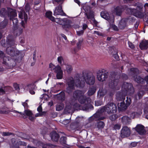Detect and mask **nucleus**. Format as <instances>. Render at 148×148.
<instances>
[{"label":"nucleus","instance_id":"f257e3e1","mask_svg":"<svg viewBox=\"0 0 148 148\" xmlns=\"http://www.w3.org/2000/svg\"><path fill=\"white\" fill-rule=\"evenodd\" d=\"M84 79L86 83L89 85H92L95 82V78L93 74L91 72L84 71L83 73V75H77L74 78L72 77H68L66 80L68 86L66 88V92L69 94L75 89V87L83 88L85 84Z\"/></svg>","mask_w":148,"mask_h":148},{"label":"nucleus","instance_id":"f03ea898","mask_svg":"<svg viewBox=\"0 0 148 148\" xmlns=\"http://www.w3.org/2000/svg\"><path fill=\"white\" fill-rule=\"evenodd\" d=\"M15 42L14 40L12 38V36L9 35L7 37L6 41V46L7 47L6 52L8 55L12 57H15L17 59H18L21 56L23 58V55H21V53L19 51L14 48Z\"/></svg>","mask_w":148,"mask_h":148},{"label":"nucleus","instance_id":"7ed1b4c3","mask_svg":"<svg viewBox=\"0 0 148 148\" xmlns=\"http://www.w3.org/2000/svg\"><path fill=\"white\" fill-rule=\"evenodd\" d=\"M144 11H143V5L141 4H138L137 6V9L139 11L135 8L126 7L125 9L127 13L129 14H133L136 17L141 18L146 14L147 11L148 7V3H145L144 5Z\"/></svg>","mask_w":148,"mask_h":148},{"label":"nucleus","instance_id":"20e7f679","mask_svg":"<svg viewBox=\"0 0 148 148\" xmlns=\"http://www.w3.org/2000/svg\"><path fill=\"white\" fill-rule=\"evenodd\" d=\"M122 92L117 93L116 99L119 101L123 100L125 99V96L128 94L131 95L132 94L134 90L131 84H128L124 82L122 86Z\"/></svg>","mask_w":148,"mask_h":148},{"label":"nucleus","instance_id":"39448f33","mask_svg":"<svg viewBox=\"0 0 148 148\" xmlns=\"http://www.w3.org/2000/svg\"><path fill=\"white\" fill-rule=\"evenodd\" d=\"M85 92L86 91L80 90L75 91L73 93V97L75 100L78 99L80 103L85 104V107L87 108V105L91 102V100L90 97H87L84 95Z\"/></svg>","mask_w":148,"mask_h":148},{"label":"nucleus","instance_id":"423d86ee","mask_svg":"<svg viewBox=\"0 0 148 148\" xmlns=\"http://www.w3.org/2000/svg\"><path fill=\"white\" fill-rule=\"evenodd\" d=\"M117 107L115 104L113 103H108L107 105L99 109L98 112L96 113L97 115V118L100 120L103 119L105 117H99L101 113L104 112H107L108 114L114 113L116 110Z\"/></svg>","mask_w":148,"mask_h":148},{"label":"nucleus","instance_id":"0eeeda50","mask_svg":"<svg viewBox=\"0 0 148 148\" xmlns=\"http://www.w3.org/2000/svg\"><path fill=\"white\" fill-rule=\"evenodd\" d=\"M18 58V59L16 58L13 59L9 57L5 56L2 59V63L10 67H13L15 66L16 62H19L21 61L22 59V56Z\"/></svg>","mask_w":148,"mask_h":148},{"label":"nucleus","instance_id":"6e6552de","mask_svg":"<svg viewBox=\"0 0 148 148\" xmlns=\"http://www.w3.org/2000/svg\"><path fill=\"white\" fill-rule=\"evenodd\" d=\"M139 73V71L138 69L132 68L130 70L129 74L133 77L135 81L138 83L143 84L144 83V80L141 77L137 75Z\"/></svg>","mask_w":148,"mask_h":148},{"label":"nucleus","instance_id":"1a4fd4ad","mask_svg":"<svg viewBox=\"0 0 148 148\" xmlns=\"http://www.w3.org/2000/svg\"><path fill=\"white\" fill-rule=\"evenodd\" d=\"M108 73L104 70H100L98 71L97 73V78L98 80L103 82L108 77Z\"/></svg>","mask_w":148,"mask_h":148},{"label":"nucleus","instance_id":"9d476101","mask_svg":"<svg viewBox=\"0 0 148 148\" xmlns=\"http://www.w3.org/2000/svg\"><path fill=\"white\" fill-rule=\"evenodd\" d=\"M101 16L107 20L110 24L113 23L114 22V18L112 16H110L108 13L102 11L101 13Z\"/></svg>","mask_w":148,"mask_h":148},{"label":"nucleus","instance_id":"9b49d317","mask_svg":"<svg viewBox=\"0 0 148 148\" xmlns=\"http://www.w3.org/2000/svg\"><path fill=\"white\" fill-rule=\"evenodd\" d=\"M131 134L130 130L127 126H124L121 131V136L122 138H125L129 136Z\"/></svg>","mask_w":148,"mask_h":148},{"label":"nucleus","instance_id":"f8f14e48","mask_svg":"<svg viewBox=\"0 0 148 148\" xmlns=\"http://www.w3.org/2000/svg\"><path fill=\"white\" fill-rule=\"evenodd\" d=\"M84 8L86 12L85 14L86 15L88 19L94 18V12L90 10V8L89 6H84Z\"/></svg>","mask_w":148,"mask_h":148},{"label":"nucleus","instance_id":"ddd939ff","mask_svg":"<svg viewBox=\"0 0 148 148\" xmlns=\"http://www.w3.org/2000/svg\"><path fill=\"white\" fill-rule=\"evenodd\" d=\"M54 72L56 73V76L58 79H61L62 78L63 72L61 68L59 65L56 66Z\"/></svg>","mask_w":148,"mask_h":148},{"label":"nucleus","instance_id":"4468645a","mask_svg":"<svg viewBox=\"0 0 148 148\" xmlns=\"http://www.w3.org/2000/svg\"><path fill=\"white\" fill-rule=\"evenodd\" d=\"M119 80L116 79L108 83V86L110 88L118 90L119 87Z\"/></svg>","mask_w":148,"mask_h":148},{"label":"nucleus","instance_id":"2eb2a0df","mask_svg":"<svg viewBox=\"0 0 148 148\" xmlns=\"http://www.w3.org/2000/svg\"><path fill=\"white\" fill-rule=\"evenodd\" d=\"M59 24L64 25L68 28L71 27V23H70V21L66 18H64L62 19L60 18Z\"/></svg>","mask_w":148,"mask_h":148},{"label":"nucleus","instance_id":"dca6fc26","mask_svg":"<svg viewBox=\"0 0 148 148\" xmlns=\"http://www.w3.org/2000/svg\"><path fill=\"white\" fill-rule=\"evenodd\" d=\"M8 12L7 16L10 17V20L17 16V14L15 10L10 8H8Z\"/></svg>","mask_w":148,"mask_h":148},{"label":"nucleus","instance_id":"f3484780","mask_svg":"<svg viewBox=\"0 0 148 148\" xmlns=\"http://www.w3.org/2000/svg\"><path fill=\"white\" fill-rule=\"evenodd\" d=\"M54 15L56 16L57 15H60L61 16H65V14L64 13L62 10V7L61 5H59V6L56 7L55 10L54 12Z\"/></svg>","mask_w":148,"mask_h":148},{"label":"nucleus","instance_id":"a211bd4d","mask_svg":"<svg viewBox=\"0 0 148 148\" xmlns=\"http://www.w3.org/2000/svg\"><path fill=\"white\" fill-rule=\"evenodd\" d=\"M128 20L127 18H123L119 22V27L121 29H123L127 25V22Z\"/></svg>","mask_w":148,"mask_h":148},{"label":"nucleus","instance_id":"6ab92c4d","mask_svg":"<svg viewBox=\"0 0 148 148\" xmlns=\"http://www.w3.org/2000/svg\"><path fill=\"white\" fill-rule=\"evenodd\" d=\"M71 103L74 110H85L87 109V108H83L78 103L73 102Z\"/></svg>","mask_w":148,"mask_h":148},{"label":"nucleus","instance_id":"aec40b11","mask_svg":"<svg viewBox=\"0 0 148 148\" xmlns=\"http://www.w3.org/2000/svg\"><path fill=\"white\" fill-rule=\"evenodd\" d=\"M74 110L73 107L71 103L68 104H66L64 112L65 113H69L73 112Z\"/></svg>","mask_w":148,"mask_h":148},{"label":"nucleus","instance_id":"412c9836","mask_svg":"<svg viewBox=\"0 0 148 148\" xmlns=\"http://www.w3.org/2000/svg\"><path fill=\"white\" fill-rule=\"evenodd\" d=\"M136 130L140 135H143L145 134V131L144 126L142 125H138L136 127Z\"/></svg>","mask_w":148,"mask_h":148},{"label":"nucleus","instance_id":"4be33fe9","mask_svg":"<svg viewBox=\"0 0 148 148\" xmlns=\"http://www.w3.org/2000/svg\"><path fill=\"white\" fill-rule=\"evenodd\" d=\"M121 121L123 124L128 125L131 122V119L130 118L127 116H124L121 118Z\"/></svg>","mask_w":148,"mask_h":148},{"label":"nucleus","instance_id":"5701e85b","mask_svg":"<svg viewBox=\"0 0 148 148\" xmlns=\"http://www.w3.org/2000/svg\"><path fill=\"white\" fill-rule=\"evenodd\" d=\"M50 136L52 140L55 141H58L59 137V135L55 132L51 133Z\"/></svg>","mask_w":148,"mask_h":148},{"label":"nucleus","instance_id":"b1692460","mask_svg":"<svg viewBox=\"0 0 148 148\" xmlns=\"http://www.w3.org/2000/svg\"><path fill=\"white\" fill-rule=\"evenodd\" d=\"M22 29L20 27H15L14 28V34L16 36H19L22 32Z\"/></svg>","mask_w":148,"mask_h":148},{"label":"nucleus","instance_id":"393cba45","mask_svg":"<svg viewBox=\"0 0 148 148\" xmlns=\"http://www.w3.org/2000/svg\"><path fill=\"white\" fill-rule=\"evenodd\" d=\"M118 109L119 111H121L126 110L128 107L124 102L119 103L118 104Z\"/></svg>","mask_w":148,"mask_h":148},{"label":"nucleus","instance_id":"a878e982","mask_svg":"<svg viewBox=\"0 0 148 148\" xmlns=\"http://www.w3.org/2000/svg\"><path fill=\"white\" fill-rule=\"evenodd\" d=\"M139 46L141 49H147L148 47V41L145 40L143 41L140 43Z\"/></svg>","mask_w":148,"mask_h":148},{"label":"nucleus","instance_id":"bb28decb","mask_svg":"<svg viewBox=\"0 0 148 148\" xmlns=\"http://www.w3.org/2000/svg\"><path fill=\"white\" fill-rule=\"evenodd\" d=\"M18 16L21 19H22L24 18L25 21V22H26L27 19V15L25 13V12H19L18 14Z\"/></svg>","mask_w":148,"mask_h":148},{"label":"nucleus","instance_id":"cd10ccee","mask_svg":"<svg viewBox=\"0 0 148 148\" xmlns=\"http://www.w3.org/2000/svg\"><path fill=\"white\" fill-rule=\"evenodd\" d=\"M122 11V7L118 6L114 8V12L116 13V15L120 16Z\"/></svg>","mask_w":148,"mask_h":148},{"label":"nucleus","instance_id":"c85d7f7f","mask_svg":"<svg viewBox=\"0 0 148 148\" xmlns=\"http://www.w3.org/2000/svg\"><path fill=\"white\" fill-rule=\"evenodd\" d=\"M52 13L51 11L47 12L45 14V15L47 18L50 19L51 21H53L54 17L52 16Z\"/></svg>","mask_w":148,"mask_h":148},{"label":"nucleus","instance_id":"c756f323","mask_svg":"<svg viewBox=\"0 0 148 148\" xmlns=\"http://www.w3.org/2000/svg\"><path fill=\"white\" fill-rule=\"evenodd\" d=\"M8 9L7 10L4 8H2L0 10V14L1 16L6 17L8 15Z\"/></svg>","mask_w":148,"mask_h":148},{"label":"nucleus","instance_id":"7c9ffc66","mask_svg":"<svg viewBox=\"0 0 148 148\" xmlns=\"http://www.w3.org/2000/svg\"><path fill=\"white\" fill-rule=\"evenodd\" d=\"M96 91L95 88L92 87L90 88L87 92L88 95L89 96H91L93 95Z\"/></svg>","mask_w":148,"mask_h":148},{"label":"nucleus","instance_id":"2f4dec72","mask_svg":"<svg viewBox=\"0 0 148 148\" xmlns=\"http://www.w3.org/2000/svg\"><path fill=\"white\" fill-rule=\"evenodd\" d=\"M144 94V92L143 91L140 90L139 91L137 95L135 96V97L137 100L140 99L141 97H142V96Z\"/></svg>","mask_w":148,"mask_h":148},{"label":"nucleus","instance_id":"473e14b6","mask_svg":"<svg viewBox=\"0 0 148 148\" xmlns=\"http://www.w3.org/2000/svg\"><path fill=\"white\" fill-rule=\"evenodd\" d=\"M57 97H58L59 99H61L63 101L65 99V95L64 92H61L59 94L57 95Z\"/></svg>","mask_w":148,"mask_h":148},{"label":"nucleus","instance_id":"72a5a7b5","mask_svg":"<svg viewBox=\"0 0 148 148\" xmlns=\"http://www.w3.org/2000/svg\"><path fill=\"white\" fill-rule=\"evenodd\" d=\"M64 107V105L62 103H58L56 106V109L57 111H59L62 110Z\"/></svg>","mask_w":148,"mask_h":148},{"label":"nucleus","instance_id":"f704fd0d","mask_svg":"<svg viewBox=\"0 0 148 148\" xmlns=\"http://www.w3.org/2000/svg\"><path fill=\"white\" fill-rule=\"evenodd\" d=\"M10 112H12L16 113H18L20 114V115L19 116H22L23 117V118H25L26 117V116L25 115V114L22 113L21 112H18L17 111L14 110L12 109L10 111Z\"/></svg>","mask_w":148,"mask_h":148},{"label":"nucleus","instance_id":"c9c22d12","mask_svg":"<svg viewBox=\"0 0 148 148\" xmlns=\"http://www.w3.org/2000/svg\"><path fill=\"white\" fill-rule=\"evenodd\" d=\"M97 127L99 129L103 128L105 125L104 123L102 121H100L97 123Z\"/></svg>","mask_w":148,"mask_h":148},{"label":"nucleus","instance_id":"e433bc0d","mask_svg":"<svg viewBox=\"0 0 148 148\" xmlns=\"http://www.w3.org/2000/svg\"><path fill=\"white\" fill-rule=\"evenodd\" d=\"M7 21L5 19L0 23V27L1 28H4L7 25Z\"/></svg>","mask_w":148,"mask_h":148},{"label":"nucleus","instance_id":"4c0bfd02","mask_svg":"<svg viewBox=\"0 0 148 148\" xmlns=\"http://www.w3.org/2000/svg\"><path fill=\"white\" fill-rule=\"evenodd\" d=\"M65 66L66 67L67 72L69 73H70L73 69L72 66L71 65H65Z\"/></svg>","mask_w":148,"mask_h":148},{"label":"nucleus","instance_id":"58836bf2","mask_svg":"<svg viewBox=\"0 0 148 148\" xmlns=\"http://www.w3.org/2000/svg\"><path fill=\"white\" fill-rule=\"evenodd\" d=\"M83 41V38H80L78 39V42L77 43V45L78 48L80 47Z\"/></svg>","mask_w":148,"mask_h":148},{"label":"nucleus","instance_id":"ea45409f","mask_svg":"<svg viewBox=\"0 0 148 148\" xmlns=\"http://www.w3.org/2000/svg\"><path fill=\"white\" fill-rule=\"evenodd\" d=\"M11 20H12L13 23V24L14 27V26L15 27H18L17 25V23L18 22V20H17V19L16 18H14L12 19Z\"/></svg>","mask_w":148,"mask_h":148},{"label":"nucleus","instance_id":"a19ab883","mask_svg":"<svg viewBox=\"0 0 148 148\" xmlns=\"http://www.w3.org/2000/svg\"><path fill=\"white\" fill-rule=\"evenodd\" d=\"M136 114L137 113L134 112H130L128 113V114L129 115L130 117L132 118H134Z\"/></svg>","mask_w":148,"mask_h":148},{"label":"nucleus","instance_id":"79ce46f5","mask_svg":"<svg viewBox=\"0 0 148 148\" xmlns=\"http://www.w3.org/2000/svg\"><path fill=\"white\" fill-rule=\"evenodd\" d=\"M25 113L28 116L33 115V114L31 111L29 110H25L24 111Z\"/></svg>","mask_w":148,"mask_h":148},{"label":"nucleus","instance_id":"37998d69","mask_svg":"<svg viewBox=\"0 0 148 148\" xmlns=\"http://www.w3.org/2000/svg\"><path fill=\"white\" fill-rule=\"evenodd\" d=\"M131 102V100L130 97H127V99L126 100V104L127 106L128 107L130 104Z\"/></svg>","mask_w":148,"mask_h":148},{"label":"nucleus","instance_id":"c03bdc74","mask_svg":"<svg viewBox=\"0 0 148 148\" xmlns=\"http://www.w3.org/2000/svg\"><path fill=\"white\" fill-rule=\"evenodd\" d=\"M66 137L63 136L60 139V142L61 144L65 143L66 142Z\"/></svg>","mask_w":148,"mask_h":148},{"label":"nucleus","instance_id":"a18cd8bd","mask_svg":"<svg viewBox=\"0 0 148 148\" xmlns=\"http://www.w3.org/2000/svg\"><path fill=\"white\" fill-rule=\"evenodd\" d=\"M84 30H81L80 31H76V34L77 35L79 36H82L84 33Z\"/></svg>","mask_w":148,"mask_h":148},{"label":"nucleus","instance_id":"49530a36","mask_svg":"<svg viewBox=\"0 0 148 148\" xmlns=\"http://www.w3.org/2000/svg\"><path fill=\"white\" fill-rule=\"evenodd\" d=\"M45 112H42L40 113H37L35 115V117H37L38 116H42L44 115L45 114Z\"/></svg>","mask_w":148,"mask_h":148},{"label":"nucleus","instance_id":"de8ad7c7","mask_svg":"<svg viewBox=\"0 0 148 148\" xmlns=\"http://www.w3.org/2000/svg\"><path fill=\"white\" fill-rule=\"evenodd\" d=\"M5 89L4 88L1 87L0 88V95H3L5 93Z\"/></svg>","mask_w":148,"mask_h":148},{"label":"nucleus","instance_id":"09e8293b","mask_svg":"<svg viewBox=\"0 0 148 148\" xmlns=\"http://www.w3.org/2000/svg\"><path fill=\"white\" fill-rule=\"evenodd\" d=\"M117 118V115L116 114H113L110 116V119L112 121H114Z\"/></svg>","mask_w":148,"mask_h":148},{"label":"nucleus","instance_id":"8fccbe9b","mask_svg":"<svg viewBox=\"0 0 148 148\" xmlns=\"http://www.w3.org/2000/svg\"><path fill=\"white\" fill-rule=\"evenodd\" d=\"M56 67V66L52 63H50L49 64V68L51 69V71H54Z\"/></svg>","mask_w":148,"mask_h":148},{"label":"nucleus","instance_id":"3c124183","mask_svg":"<svg viewBox=\"0 0 148 148\" xmlns=\"http://www.w3.org/2000/svg\"><path fill=\"white\" fill-rule=\"evenodd\" d=\"M42 99H44L45 100L47 101L49 99V97L48 95L46 94H44L42 95Z\"/></svg>","mask_w":148,"mask_h":148},{"label":"nucleus","instance_id":"603ef678","mask_svg":"<svg viewBox=\"0 0 148 148\" xmlns=\"http://www.w3.org/2000/svg\"><path fill=\"white\" fill-rule=\"evenodd\" d=\"M121 127V125L118 124H116L114 125V130H119Z\"/></svg>","mask_w":148,"mask_h":148},{"label":"nucleus","instance_id":"864d4df0","mask_svg":"<svg viewBox=\"0 0 148 148\" xmlns=\"http://www.w3.org/2000/svg\"><path fill=\"white\" fill-rule=\"evenodd\" d=\"M11 143L12 144L11 146H15L16 145V139L14 138H12L11 140Z\"/></svg>","mask_w":148,"mask_h":148},{"label":"nucleus","instance_id":"5fc2aeb1","mask_svg":"<svg viewBox=\"0 0 148 148\" xmlns=\"http://www.w3.org/2000/svg\"><path fill=\"white\" fill-rule=\"evenodd\" d=\"M102 104V102L101 101H95V105L96 106H101Z\"/></svg>","mask_w":148,"mask_h":148},{"label":"nucleus","instance_id":"6e6d98bb","mask_svg":"<svg viewBox=\"0 0 148 148\" xmlns=\"http://www.w3.org/2000/svg\"><path fill=\"white\" fill-rule=\"evenodd\" d=\"M13 134L10 132H3L2 133V135L3 136H9L12 135Z\"/></svg>","mask_w":148,"mask_h":148},{"label":"nucleus","instance_id":"4d7b16f0","mask_svg":"<svg viewBox=\"0 0 148 148\" xmlns=\"http://www.w3.org/2000/svg\"><path fill=\"white\" fill-rule=\"evenodd\" d=\"M58 62L60 64L62 63V62L63 61L62 57L61 56L59 57L58 58Z\"/></svg>","mask_w":148,"mask_h":148},{"label":"nucleus","instance_id":"13d9d810","mask_svg":"<svg viewBox=\"0 0 148 148\" xmlns=\"http://www.w3.org/2000/svg\"><path fill=\"white\" fill-rule=\"evenodd\" d=\"M98 94L101 96H103L104 95V94L103 93V91H102L101 90H99Z\"/></svg>","mask_w":148,"mask_h":148},{"label":"nucleus","instance_id":"bf43d9fd","mask_svg":"<svg viewBox=\"0 0 148 148\" xmlns=\"http://www.w3.org/2000/svg\"><path fill=\"white\" fill-rule=\"evenodd\" d=\"M128 44L129 45V46L130 48L132 49H133L134 46V45L131 42H128Z\"/></svg>","mask_w":148,"mask_h":148},{"label":"nucleus","instance_id":"052dcab7","mask_svg":"<svg viewBox=\"0 0 148 148\" xmlns=\"http://www.w3.org/2000/svg\"><path fill=\"white\" fill-rule=\"evenodd\" d=\"M60 18H54V20L53 21H54V22H55L56 23L59 24V23L60 22Z\"/></svg>","mask_w":148,"mask_h":148},{"label":"nucleus","instance_id":"680f3d73","mask_svg":"<svg viewBox=\"0 0 148 148\" xmlns=\"http://www.w3.org/2000/svg\"><path fill=\"white\" fill-rule=\"evenodd\" d=\"M112 28L114 30L117 31L118 30V28L115 25H112Z\"/></svg>","mask_w":148,"mask_h":148},{"label":"nucleus","instance_id":"e2e57ef3","mask_svg":"<svg viewBox=\"0 0 148 148\" xmlns=\"http://www.w3.org/2000/svg\"><path fill=\"white\" fill-rule=\"evenodd\" d=\"M18 144L20 145H23L26 146V144L24 142H22L21 141H19L18 143Z\"/></svg>","mask_w":148,"mask_h":148},{"label":"nucleus","instance_id":"0e129e2a","mask_svg":"<svg viewBox=\"0 0 148 148\" xmlns=\"http://www.w3.org/2000/svg\"><path fill=\"white\" fill-rule=\"evenodd\" d=\"M30 8L29 5L28 3L26 4L25 6V9L26 10L28 11Z\"/></svg>","mask_w":148,"mask_h":148},{"label":"nucleus","instance_id":"69168bd1","mask_svg":"<svg viewBox=\"0 0 148 148\" xmlns=\"http://www.w3.org/2000/svg\"><path fill=\"white\" fill-rule=\"evenodd\" d=\"M22 105L24 106L25 108H27L28 107L27 104L26 102L23 103Z\"/></svg>","mask_w":148,"mask_h":148},{"label":"nucleus","instance_id":"338daca9","mask_svg":"<svg viewBox=\"0 0 148 148\" xmlns=\"http://www.w3.org/2000/svg\"><path fill=\"white\" fill-rule=\"evenodd\" d=\"M4 56V53L2 51H0V57L3 58Z\"/></svg>","mask_w":148,"mask_h":148},{"label":"nucleus","instance_id":"774afa93","mask_svg":"<svg viewBox=\"0 0 148 148\" xmlns=\"http://www.w3.org/2000/svg\"><path fill=\"white\" fill-rule=\"evenodd\" d=\"M28 116L29 117V119L32 121L34 120L35 119V117L33 116V115H31Z\"/></svg>","mask_w":148,"mask_h":148}]
</instances>
